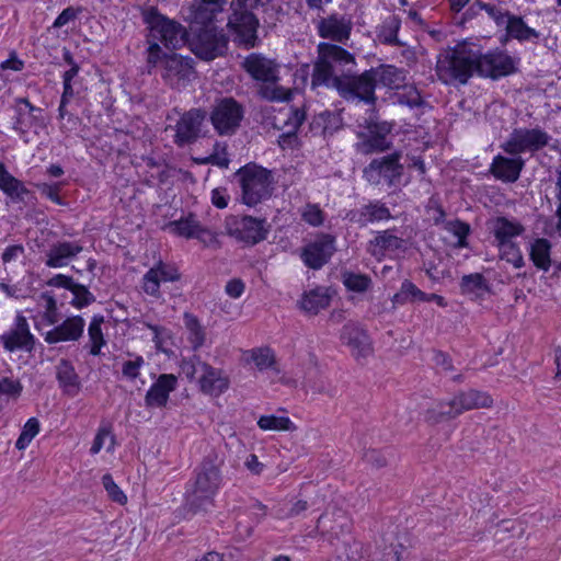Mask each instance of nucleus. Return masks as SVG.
Returning a JSON list of instances; mask_svg holds the SVG:
<instances>
[{"label":"nucleus","mask_w":561,"mask_h":561,"mask_svg":"<svg viewBox=\"0 0 561 561\" xmlns=\"http://www.w3.org/2000/svg\"><path fill=\"white\" fill-rule=\"evenodd\" d=\"M357 98L367 103H374L375 88L381 83L390 89H399L405 81L403 71L393 66H380L373 68L358 76Z\"/></svg>","instance_id":"obj_6"},{"label":"nucleus","mask_w":561,"mask_h":561,"mask_svg":"<svg viewBox=\"0 0 561 561\" xmlns=\"http://www.w3.org/2000/svg\"><path fill=\"white\" fill-rule=\"evenodd\" d=\"M317 27L321 37L343 42L350 37L352 23L345 16L332 14L321 19Z\"/></svg>","instance_id":"obj_26"},{"label":"nucleus","mask_w":561,"mask_h":561,"mask_svg":"<svg viewBox=\"0 0 561 561\" xmlns=\"http://www.w3.org/2000/svg\"><path fill=\"white\" fill-rule=\"evenodd\" d=\"M455 409L453 397L449 399H436L427 403L422 415L425 423L436 425L457 417L458 414Z\"/></svg>","instance_id":"obj_29"},{"label":"nucleus","mask_w":561,"mask_h":561,"mask_svg":"<svg viewBox=\"0 0 561 561\" xmlns=\"http://www.w3.org/2000/svg\"><path fill=\"white\" fill-rule=\"evenodd\" d=\"M14 107L16 119L14 122L13 128L20 134H25L26 127H28L33 121L36 119L35 113L41 112V110L32 105L25 98L18 99L15 101Z\"/></svg>","instance_id":"obj_33"},{"label":"nucleus","mask_w":561,"mask_h":561,"mask_svg":"<svg viewBox=\"0 0 561 561\" xmlns=\"http://www.w3.org/2000/svg\"><path fill=\"white\" fill-rule=\"evenodd\" d=\"M549 136L539 128L534 129H515L510 139L503 145L505 152L510 154H518L524 151H536L548 144Z\"/></svg>","instance_id":"obj_12"},{"label":"nucleus","mask_w":561,"mask_h":561,"mask_svg":"<svg viewBox=\"0 0 561 561\" xmlns=\"http://www.w3.org/2000/svg\"><path fill=\"white\" fill-rule=\"evenodd\" d=\"M184 323L190 332L188 340L193 347L195 350L201 347L205 342V332L198 319L191 313H184Z\"/></svg>","instance_id":"obj_45"},{"label":"nucleus","mask_w":561,"mask_h":561,"mask_svg":"<svg viewBox=\"0 0 561 561\" xmlns=\"http://www.w3.org/2000/svg\"><path fill=\"white\" fill-rule=\"evenodd\" d=\"M56 369L57 379L65 391L70 394L77 393L79 390V378L73 366L67 360H61Z\"/></svg>","instance_id":"obj_41"},{"label":"nucleus","mask_w":561,"mask_h":561,"mask_svg":"<svg viewBox=\"0 0 561 561\" xmlns=\"http://www.w3.org/2000/svg\"><path fill=\"white\" fill-rule=\"evenodd\" d=\"M204 119L205 112L202 110L193 108L184 113L175 125V142L183 146L195 140L199 135Z\"/></svg>","instance_id":"obj_22"},{"label":"nucleus","mask_w":561,"mask_h":561,"mask_svg":"<svg viewBox=\"0 0 561 561\" xmlns=\"http://www.w3.org/2000/svg\"><path fill=\"white\" fill-rule=\"evenodd\" d=\"M226 36L214 26H206L190 43L191 50L201 59L213 60L225 54Z\"/></svg>","instance_id":"obj_10"},{"label":"nucleus","mask_w":561,"mask_h":561,"mask_svg":"<svg viewBox=\"0 0 561 561\" xmlns=\"http://www.w3.org/2000/svg\"><path fill=\"white\" fill-rule=\"evenodd\" d=\"M70 291L73 294L71 304L77 309H81L94 300L93 295L83 285L76 284Z\"/></svg>","instance_id":"obj_53"},{"label":"nucleus","mask_w":561,"mask_h":561,"mask_svg":"<svg viewBox=\"0 0 561 561\" xmlns=\"http://www.w3.org/2000/svg\"><path fill=\"white\" fill-rule=\"evenodd\" d=\"M453 400L458 415L466 411L488 409L493 405V399L489 393L476 389L460 391L453 396Z\"/></svg>","instance_id":"obj_28"},{"label":"nucleus","mask_w":561,"mask_h":561,"mask_svg":"<svg viewBox=\"0 0 561 561\" xmlns=\"http://www.w3.org/2000/svg\"><path fill=\"white\" fill-rule=\"evenodd\" d=\"M103 322L104 318L102 316H95L88 328L90 353L94 356L99 355L101 348L105 345V339L101 329Z\"/></svg>","instance_id":"obj_43"},{"label":"nucleus","mask_w":561,"mask_h":561,"mask_svg":"<svg viewBox=\"0 0 561 561\" xmlns=\"http://www.w3.org/2000/svg\"><path fill=\"white\" fill-rule=\"evenodd\" d=\"M22 385L18 380L9 378L0 379V393L18 398L21 394Z\"/></svg>","instance_id":"obj_59"},{"label":"nucleus","mask_w":561,"mask_h":561,"mask_svg":"<svg viewBox=\"0 0 561 561\" xmlns=\"http://www.w3.org/2000/svg\"><path fill=\"white\" fill-rule=\"evenodd\" d=\"M102 484L112 501L121 505L127 503V496L121 490V488L114 482L113 477L110 473H106L102 477Z\"/></svg>","instance_id":"obj_51"},{"label":"nucleus","mask_w":561,"mask_h":561,"mask_svg":"<svg viewBox=\"0 0 561 561\" xmlns=\"http://www.w3.org/2000/svg\"><path fill=\"white\" fill-rule=\"evenodd\" d=\"M309 507L310 505L308 501L294 497L288 502V507L286 510H279L277 512V517L282 519L305 517Z\"/></svg>","instance_id":"obj_46"},{"label":"nucleus","mask_w":561,"mask_h":561,"mask_svg":"<svg viewBox=\"0 0 561 561\" xmlns=\"http://www.w3.org/2000/svg\"><path fill=\"white\" fill-rule=\"evenodd\" d=\"M405 242L402 238L393 234L391 230H385L378 233L374 240L369 242L368 252L380 260L386 252L402 250Z\"/></svg>","instance_id":"obj_31"},{"label":"nucleus","mask_w":561,"mask_h":561,"mask_svg":"<svg viewBox=\"0 0 561 561\" xmlns=\"http://www.w3.org/2000/svg\"><path fill=\"white\" fill-rule=\"evenodd\" d=\"M344 284L348 289L362 293L369 287L370 278L365 275L347 274Z\"/></svg>","instance_id":"obj_55"},{"label":"nucleus","mask_w":561,"mask_h":561,"mask_svg":"<svg viewBox=\"0 0 561 561\" xmlns=\"http://www.w3.org/2000/svg\"><path fill=\"white\" fill-rule=\"evenodd\" d=\"M164 229L179 237L197 239L206 247H210L217 242L215 232L204 227L193 215L171 221Z\"/></svg>","instance_id":"obj_14"},{"label":"nucleus","mask_w":561,"mask_h":561,"mask_svg":"<svg viewBox=\"0 0 561 561\" xmlns=\"http://www.w3.org/2000/svg\"><path fill=\"white\" fill-rule=\"evenodd\" d=\"M445 229L456 238L455 245L460 248L466 245V238L469 233L467 224L459 220L448 221L445 224Z\"/></svg>","instance_id":"obj_52"},{"label":"nucleus","mask_w":561,"mask_h":561,"mask_svg":"<svg viewBox=\"0 0 561 561\" xmlns=\"http://www.w3.org/2000/svg\"><path fill=\"white\" fill-rule=\"evenodd\" d=\"M183 369L188 378H196L199 390L205 394L218 397L229 388V378L225 373L199 357L185 363Z\"/></svg>","instance_id":"obj_7"},{"label":"nucleus","mask_w":561,"mask_h":561,"mask_svg":"<svg viewBox=\"0 0 561 561\" xmlns=\"http://www.w3.org/2000/svg\"><path fill=\"white\" fill-rule=\"evenodd\" d=\"M399 102L401 104H405L408 106L413 107V106L420 105L422 102V99H421L419 91L415 90L414 88L410 87V88L405 89L404 92L399 95Z\"/></svg>","instance_id":"obj_60"},{"label":"nucleus","mask_w":561,"mask_h":561,"mask_svg":"<svg viewBox=\"0 0 561 561\" xmlns=\"http://www.w3.org/2000/svg\"><path fill=\"white\" fill-rule=\"evenodd\" d=\"M301 216L302 219L311 226H320L324 219L322 210L317 205L311 204L302 208Z\"/></svg>","instance_id":"obj_56"},{"label":"nucleus","mask_w":561,"mask_h":561,"mask_svg":"<svg viewBox=\"0 0 561 561\" xmlns=\"http://www.w3.org/2000/svg\"><path fill=\"white\" fill-rule=\"evenodd\" d=\"M551 243L545 238H538L530 244V259L537 268L548 271L551 266Z\"/></svg>","instance_id":"obj_38"},{"label":"nucleus","mask_w":561,"mask_h":561,"mask_svg":"<svg viewBox=\"0 0 561 561\" xmlns=\"http://www.w3.org/2000/svg\"><path fill=\"white\" fill-rule=\"evenodd\" d=\"M485 289L484 277L479 273L465 275L461 279V290L463 294L480 296Z\"/></svg>","instance_id":"obj_48"},{"label":"nucleus","mask_w":561,"mask_h":561,"mask_svg":"<svg viewBox=\"0 0 561 561\" xmlns=\"http://www.w3.org/2000/svg\"><path fill=\"white\" fill-rule=\"evenodd\" d=\"M228 25L233 30L240 43L253 47L256 39L257 20L245 8L232 7Z\"/></svg>","instance_id":"obj_17"},{"label":"nucleus","mask_w":561,"mask_h":561,"mask_svg":"<svg viewBox=\"0 0 561 561\" xmlns=\"http://www.w3.org/2000/svg\"><path fill=\"white\" fill-rule=\"evenodd\" d=\"M352 520L347 512L333 507L323 513L317 522V529L323 536L340 538L351 531Z\"/></svg>","instance_id":"obj_18"},{"label":"nucleus","mask_w":561,"mask_h":561,"mask_svg":"<svg viewBox=\"0 0 561 561\" xmlns=\"http://www.w3.org/2000/svg\"><path fill=\"white\" fill-rule=\"evenodd\" d=\"M351 64H355V59L347 50L334 44L320 43L311 87H332L344 99L355 100L358 91V76L346 75L342 69L343 66Z\"/></svg>","instance_id":"obj_1"},{"label":"nucleus","mask_w":561,"mask_h":561,"mask_svg":"<svg viewBox=\"0 0 561 561\" xmlns=\"http://www.w3.org/2000/svg\"><path fill=\"white\" fill-rule=\"evenodd\" d=\"M390 217L389 209L378 202L365 205L359 211L353 213L352 220L360 225L387 219Z\"/></svg>","instance_id":"obj_37"},{"label":"nucleus","mask_w":561,"mask_h":561,"mask_svg":"<svg viewBox=\"0 0 561 561\" xmlns=\"http://www.w3.org/2000/svg\"><path fill=\"white\" fill-rule=\"evenodd\" d=\"M335 251L334 238L330 234H320L301 249L302 262L312 270L322 267Z\"/></svg>","instance_id":"obj_16"},{"label":"nucleus","mask_w":561,"mask_h":561,"mask_svg":"<svg viewBox=\"0 0 561 561\" xmlns=\"http://www.w3.org/2000/svg\"><path fill=\"white\" fill-rule=\"evenodd\" d=\"M228 227H236L234 229H230L229 233L245 243L255 244L266 237L264 220L251 216H244L239 220H232L228 224Z\"/></svg>","instance_id":"obj_20"},{"label":"nucleus","mask_w":561,"mask_h":561,"mask_svg":"<svg viewBox=\"0 0 561 561\" xmlns=\"http://www.w3.org/2000/svg\"><path fill=\"white\" fill-rule=\"evenodd\" d=\"M500 245L501 259L511 263L515 268L524 265V259L519 249L512 242L502 243Z\"/></svg>","instance_id":"obj_50"},{"label":"nucleus","mask_w":561,"mask_h":561,"mask_svg":"<svg viewBox=\"0 0 561 561\" xmlns=\"http://www.w3.org/2000/svg\"><path fill=\"white\" fill-rule=\"evenodd\" d=\"M149 330H151L153 334V342L156 344V347L160 351L164 350V343L169 339V331L164 327L154 325L145 322L144 323Z\"/></svg>","instance_id":"obj_58"},{"label":"nucleus","mask_w":561,"mask_h":561,"mask_svg":"<svg viewBox=\"0 0 561 561\" xmlns=\"http://www.w3.org/2000/svg\"><path fill=\"white\" fill-rule=\"evenodd\" d=\"M330 304V297L324 289H313L304 295L300 300V307L306 312L317 314L320 310L327 308Z\"/></svg>","instance_id":"obj_40"},{"label":"nucleus","mask_w":561,"mask_h":561,"mask_svg":"<svg viewBox=\"0 0 561 561\" xmlns=\"http://www.w3.org/2000/svg\"><path fill=\"white\" fill-rule=\"evenodd\" d=\"M39 421L36 417H31L24 424L22 432L15 443V447L19 450L25 449L32 439L39 433Z\"/></svg>","instance_id":"obj_49"},{"label":"nucleus","mask_w":561,"mask_h":561,"mask_svg":"<svg viewBox=\"0 0 561 561\" xmlns=\"http://www.w3.org/2000/svg\"><path fill=\"white\" fill-rule=\"evenodd\" d=\"M244 283L239 278L229 280L225 287L227 295L231 298H239L244 291Z\"/></svg>","instance_id":"obj_64"},{"label":"nucleus","mask_w":561,"mask_h":561,"mask_svg":"<svg viewBox=\"0 0 561 561\" xmlns=\"http://www.w3.org/2000/svg\"><path fill=\"white\" fill-rule=\"evenodd\" d=\"M36 187L43 195H45L51 202H54L58 205L62 204V202L58 195L59 186L57 184L39 183V184H36Z\"/></svg>","instance_id":"obj_62"},{"label":"nucleus","mask_w":561,"mask_h":561,"mask_svg":"<svg viewBox=\"0 0 561 561\" xmlns=\"http://www.w3.org/2000/svg\"><path fill=\"white\" fill-rule=\"evenodd\" d=\"M492 227L499 244L511 242L512 238L519 236L524 231V227L520 224L504 217L494 219Z\"/></svg>","instance_id":"obj_36"},{"label":"nucleus","mask_w":561,"mask_h":561,"mask_svg":"<svg viewBox=\"0 0 561 561\" xmlns=\"http://www.w3.org/2000/svg\"><path fill=\"white\" fill-rule=\"evenodd\" d=\"M220 483L219 467L211 462L203 463L195 479L190 499L191 505L199 506L202 502H210L219 490Z\"/></svg>","instance_id":"obj_8"},{"label":"nucleus","mask_w":561,"mask_h":561,"mask_svg":"<svg viewBox=\"0 0 561 561\" xmlns=\"http://www.w3.org/2000/svg\"><path fill=\"white\" fill-rule=\"evenodd\" d=\"M524 161L520 158L510 159L502 156L494 158L491 171L497 179L515 182L519 178Z\"/></svg>","instance_id":"obj_32"},{"label":"nucleus","mask_w":561,"mask_h":561,"mask_svg":"<svg viewBox=\"0 0 561 561\" xmlns=\"http://www.w3.org/2000/svg\"><path fill=\"white\" fill-rule=\"evenodd\" d=\"M197 161H201L202 163L214 164L220 168H227L229 164L226 147L218 144L215 146L214 152L210 156L197 159Z\"/></svg>","instance_id":"obj_54"},{"label":"nucleus","mask_w":561,"mask_h":561,"mask_svg":"<svg viewBox=\"0 0 561 561\" xmlns=\"http://www.w3.org/2000/svg\"><path fill=\"white\" fill-rule=\"evenodd\" d=\"M45 313L44 318L49 324H54L57 322V305L56 300L51 296H45Z\"/></svg>","instance_id":"obj_63"},{"label":"nucleus","mask_w":561,"mask_h":561,"mask_svg":"<svg viewBox=\"0 0 561 561\" xmlns=\"http://www.w3.org/2000/svg\"><path fill=\"white\" fill-rule=\"evenodd\" d=\"M241 188V201L249 207L256 206L273 194L272 173L254 163H249L236 172Z\"/></svg>","instance_id":"obj_4"},{"label":"nucleus","mask_w":561,"mask_h":561,"mask_svg":"<svg viewBox=\"0 0 561 561\" xmlns=\"http://www.w3.org/2000/svg\"><path fill=\"white\" fill-rule=\"evenodd\" d=\"M248 358L254 363L259 370L272 369L275 374H279L280 369L276 364L274 352L268 347L253 348L247 352Z\"/></svg>","instance_id":"obj_39"},{"label":"nucleus","mask_w":561,"mask_h":561,"mask_svg":"<svg viewBox=\"0 0 561 561\" xmlns=\"http://www.w3.org/2000/svg\"><path fill=\"white\" fill-rule=\"evenodd\" d=\"M0 190L16 201H23L24 195L28 194L24 184L10 174L3 164H0Z\"/></svg>","instance_id":"obj_35"},{"label":"nucleus","mask_w":561,"mask_h":561,"mask_svg":"<svg viewBox=\"0 0 561 561\" xmlns=\"http://www.w3.org/2000/svg\"><path fill=\"white\" fill-rule=\"evenodd\" d=\"M285 116L287 118L285 125L288 127L286 134H295L305 119V113L299 108H290L288 113H285Z\"/></svg>","instance_id":"obj_57"},{"label":"nucleus","mask_w":561,"mask_h":561,"mask_svg":"<svg viewBox=\"0 0 561 561\" xmlns=\"http://www.w3.org/2000/svg\"><path fill=\"white\" fill-rule=\"evenodd\" d=\"M476 71L485 77H501L514 70L511 57L503 53H490L481 55L477 51Z\"/></svg>","instance_id":"obj_19"},{"label":"nucleus","mask_w":561,"mask_h":561,"mask_svg":"<svg viewBox=\"0 0 561 561\" xmlns=\"http://www.w3.org/2000/svg\"><path fill=\"white\" fill-rule=\"evenodd\" d=\"M257 426L263 432H295L297 425L286 415L264 414L257 420Z\"/></svg>","instance_id":"obj_34"},{"label":"nucleus","mask_w":561,"mask_h":561,"mask_svg":"<svg viewBox=\"0 0 561 561\" xmlns=\"http://www.w3.org/2000/svg\"><path fill=\"white\" fill-rule=\"evenodd\" d=\"M116 440L111 428L108 426H102L98 430V433L93 439L90 448L92 455L99 454L102 448H106L108 453L114 450Z\"/></svg>","instance_id":"obj_44"},{"label":"nucleus","mask_w":561,"mask_h":561,"mask_svg":"<svg viewBox=\"0 0 561 561\" xmlns=\"http://www.w3.org/2000/svg\"><path fill=\"white\" fill-rule=\"evenodd\" d=\"M242 107L233 99H222L211 113V123L220 135L234 133L242 118Z\"/></svg>","instance_id":"obj_11"},{"label":"nucleus","mask_w":561,"mask_h":561,"mask_svg":"<svg viewBox=\"0 0 561 561\" xmlns=\"http://www.w3.org/2000/svg\"><path fill=\"white\" fill-rule=\"evenodd\" d=\"M241 68L255 81L263 82L259 90L262 98L268 101L289 100L291 91L277 85L279 65L263 54L251 53L243 58Z\"/></svg>","instance_id":"obj_3"},{"label":"nucleus","mask_w":561,"mask_h":561,"mask_svg":"<svg viewBox=\"0 0 561 561\" xmlns=\"http://www.w3.org/2000/svg\"><path fill=\"white\" fill-rule=\"evenodd\" d=\"M162 66V77L172 87L180 88L194 75L192 60L176 54L162 53L158 65Z\"/></svg>","instance_id":"obj_13"},{"label":"nucleus","mask_w":561,"mask_h":561,"mask_svg":"<svg viewBox=\"0 0 561 561\" xmlns=\"http://www.w3.org/2000/svg\"><path fill=\"white\" fill-rule=\"evenodd\" d=\"M506 31L510 36L517 39H529L537 36L535 30L528 27L519 18L507 19Z\"/></svg>","instance_id":"obj_47"},{"label":"nucleus","mask_w":561,"mask_h":561,"mask_svg":"<svg viewBox=\"0 0 561 561\" xmlns=\"http://www.w3.org/2000/svg\"><path fill=\"white\" fill-rule=\"evenodd\" d=\"M178 379L172 374H162L149 388L145 397L147 408H163L167 405L170 393L176 388Z\"/></svg>","instance_id":"obj_25"},{"label":"nucleus","mask_w":561,"mask_h":561,"mask_svg":"<svg viewBox=\"0 0 561 561\" xmlns=\"http://www.w3.org/2000/svg\"><path fill=\"white\" fill-rule=\"evenodd\" d=\"M144 359L141 357H137L134 360H127L123 365L122 373L125 377L135 379L138 377Z\"/></svg>","instance_id":"obj_61"},{"label":"nucleus","mask_w":561,"mask_h":561,"mask_svg":"<svg viewBox=\"0 0 561 561\" xmlns=\"http://www.w3.org/2000/svg\"><path fill=\"white\" fill-rule=\"evenodd\" d=\"M81 251L82 247L77 242H58L47 252L46 265L53 268L64 267Z\"/></svg>","instance_id":"obj_30"},{"label":"nucleus","mask_w":561,"mask_h":561,"mask_svg":"<svg viewBox=\"0 0 561 561\" xmlns=\"http://www.w3.org/2000/svg\"><path fill=\"white\" fill-rule=\"evenodd\" d=\"M430 300L427 295L420 290L414 284L409 280L402 283L400 290L393 295L392 304L403 305L407 302L425 301Z\"/></svg>","instance_id":"obj_42"},{"label":"nucleus","mask_w":561,"mask_h":561,"mask_svg":"<svg viewBox=\"0 0 561 561\" xmlns=\"http://www.w3.org/2000/svg\"><path fill=\"white\" fill-rule=\"evenodd\" d=\"M0 340L8 352L31 351L34 346V336L30 332L27 321L23 316L16 317L14 327L8 333L0 335Z\"/></svg>","instance_id":"obj_23"},{"label":"nucleus","mask_w":561,"mask_h":561,"mask_svg":"<svg viewBox=\"0 0 561 561\" xmlns=\"http://www.w3.org/2000/svg\"><path fill=\"white\" fill-rule=\"evenodd\" d=\"M477 51L467 45H458L455 49L440 55L436 64L438 78L447 84L466 83L476 71Z\"/></svg>","instance_id":"obj_5"},{"label":"nucleus","mask_w":561,"mask_h":561,"mask_svg":"<svg viewBox=\"0 0 561 561\" xmlns=\"http://www.w3.org/2000/svg\"><path fill=\"white\" fill-rule=\"evenodd\" d=\"M84 325V320L79 316L67 318L61 324L45 334V341L49 344L77 341L81 337Z\"/></svg>","instance_id":"obj_27"},{"label":"nucleus","mask_w":561,"mask_h":561,"mask_svg":"<svg viewBox=\"0 0 561 561\" xmlns=\"http://www.w3.org/2000/svg\"><path fill=\"white\" fill-rule=\"evenodd\" d=\"M390 130L391 126L386 122H367L365 130L358 133L362 139L357 144L358 150L366 154L388 150L390 142L387 140V136Z\"/></svg>","instance_id":"obj_15"},{"label":"nucleus","mask_w":561,"mask_h":561,"mask_svg":"<svg viewBox=\"0 0 561 561\" xmlns=\"http://www.w3.org/2000/svg\"><path fill=\"white\" fill-rule=\"evenodd\" d=\"M342 341L356 359H366L373 354V345L368 334L358 327L347 324L343 328Z\"/></svg>","instance_id":"obj_24"},{"label":"nucleus","mask_w":561,"mask_h":561,"mask_svg":"<svg viewBox=\"0 0 561 561\" xmlns=\"http://www.w3.org/2000/svg\"><path fill=\"white\" fill-rule=\"evenodd\" d=\"M180 273L176 267L159 262L142 277V290L152 297H160V284L162 282H176Z\"/></svg>","instance_id":"obj_21"},{"label":"nucleus","mask_w":561,"mask_h":561,"mask_svg":"<svg viewBox=\"0 0 561 561\" xmlns=\"http://www.w3.org/2000/svg\"><path fill=\"white\" fill-rule=\"evenodd\" d=\"M400 156L393 153L373 160L363 171L364 178L373 185L387 183L393 185L401 178L403 167L399 162Z\"/></svg>","instance_id":"obj_9"},{"label":"nucleus","mask_w":561,"mask_h":561,"mask_svg":"<svg viewBox=\"0 0 561 561\" xmlns=\"http://www.w3.org/2000/svg\"><path fill=\"white\" fill-rule=\"evenodd\" d=\"M141 14L148 27L147 64L157 67L163 53L158 42L169 49H179L186 44L187 32L179 22L163 15L153 7L142 10Z\"/></svg>","instance_id":"obj_2"}]
</instances>
